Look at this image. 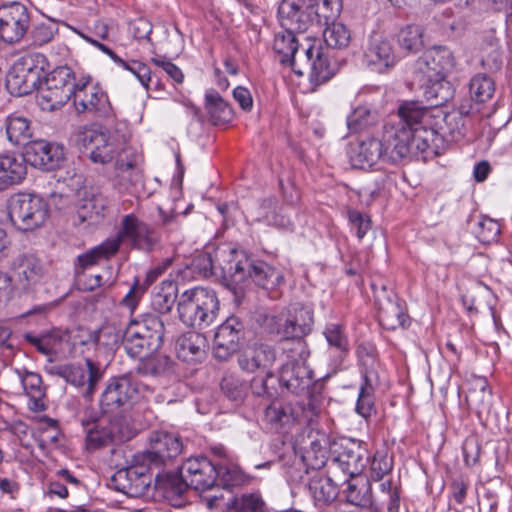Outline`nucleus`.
Masks as SVG:
<instances>
[{
	"mask_svg": "<svg viewBox=\"0 0 512 512\" xmlns=\"http://www.w3.org/2000/svg\"><path fill=\"white\" fill-rule=\"evenodd\" d=\"M457 117L447 114L440 107L425 106L418 100L404 101L396 117L384 124V138L392 145L396 159H427L437 153L442 143L441 130Z\"/></svg>",
	"mask_w": 512,
	"mask_h": 512,
	"instance_id": "obj_1",
	"label": "nucleus"
},
{
	"mask_svg": "<svg viewBox=\"0 0 512 512\" xmlns=\"http://www.w3.org/2000/svg\"><path fill=\"white\" fill-rule=\"evenodd\" d=\"M128 140L126 133L120 129H109L100 125L78 127L71 136V141L80 149L89 152L92 162L99 164L109 163L114 157L123 151L125 160L121 157L117 162L119 172L124 175L131 172V178L137 180L140 176L139 165L142 156L137 152H130V149H124Z\"/></svg>",
	"mask_w": 512,
	"mask_h": 512,
	"instance_id": "obj_2",
	"label": "nucleus"
},
{
	"mask_svg": "<svg viewBox=\"0 0 512 512\" xmlns=\"http://www.w3.org/2000/svg\"><path fill=\"white\" fill-rule=\"evenodd\" d=\"M455 66V58L445 46H434L426 50L415 62L407 86L412 93L423 96H451L454 87L446 74Z\"/></svg>",
	"mask_w": 512,
	"mask_h": 512,
	"instance_id": "obj_3",
	"label": "nucleus"
},
{
	"mask_svg": "<svg viewBox=\"0 0 512 512\" xmlns=\"http://www.w3.org/2000/svg\"><path fill=\"white\" fill-rule=\"evenodd\" d=\"M217 259L222 273L231 277L235 283H241L249 277L256 285L267 290L284 283L282 271L264 261H252L242 250H220Z\"/></svg>",
	"mask_w": 512,
	"mask_h": 512,
	"instance_id": "obj_4",
	"label": "nucleus"
},
{
	"mask_svg": "<svg viewBox=\"0 0 512 512\" xmlns=\"http://www.w3.org/2000/svg\"><path fill=\"white\" fill-rule=\"evenodd\" d=\"M305 0H283L278 7V16L282 26L306 31L309 27L317 25L322 27L335 21L339 16L341 0H308L303 9Z\"/></svg>",
	"mask_w": 512,
	"mask_h": 512,
	"instance_id": "obj_5",
	"label": "nucleus"
},
{
	"mask_svg": "<svg viewBox=\"0 0 512 512\" xmlns=\"http://www.w3.org/2000/svg\"><path fill=\"white\" fill-rule=\"evenodd\" d=\"M17 66L24 74L25 89L20 90L15 96H27L32 91L27 88L31 86L36 91H52L65 87L72 79L74 72L67 66L55 68L48 73L49 62L41 53L27 54L19 59ZM14 96L13 93H11Z\"/></svg>",
	"mask_w": 512,
	"mask_h": 512,
	"instance_id": "obj_6",
	"label": "nucleus"
},
{
	"mask_svg": "<svg viewBox=\"0 0 512 512\" xmlns=\"http://www.w3.org/2000/svg\"><path fill=\"white\" fill-rule=\"evenodd\" d=\"M177 310L180 320L186 326L202 329L214 323L220 303L213 289L198 286L180 295Z\"/></svg>",
	"mask_w": 512,
	"mask_h": 512,
	"instance_id": "obj_7",
	"label": "nucleus"
},
{
	"mask_svg": "<svg viewBox=\"0 0 512 512\" xmlns=\"http://www.w3.org/2000/svg\"><path fill=\"white\" fill-rule=\"evenodd\" d=\"M285 65L291 67L299 76L308 73L317 80H326L330 76L328 48L323 47L318 39L304 38V41L294 48Z\"/></svg>",
	"mask_w": 512,
	"mask_h": 512,
	"instance_id": "obj_8",
	"label": "nucleus"
},
{
	"mask_svg": "<svg viewBox=\"0 0 512 512\" xmlns=\"http://www.w3.org/2000/svg\"><path fill=\"white\" fill-rule=\"evenodd\" d=\"M8 216L12 225L28 232L42 227L49 218V206L39 195L16 194L8 201Z\"/></svg>",
	"mask_w": 512,
	"mask_h": 512,
	"instance_id": "obj_9",
	"label": "nucleus"
},
{
	"mask_svg": "<svg viewBox=\"0 0 512 512\" xmlns=\"http://www.w3.org/2000/svg\"><path fill=\"white\" fill-rule=\"evenodd\" d=\"M147 385L131 375L114 377L109 380L100 399V407L104 414H117L125 410L147 389Z\"/></svg>",
	"mask_w": 512,
	"mask_h": 512,
	"instance_id": "obj_10",
	"label": "nucleus"
},
{
	"mask_svg": "<svg viewBox=\"0 0 512 512\" xmlns=\"http://www.w3.org/2000/svg\"><path fill=\"white\" fill-rule=\"evenodd\" d=\"M86 430L85 445L89 451L108 446L115 441H125L132 437L133 432L128 423H120L116 416L113 419H82Z\"/></svg>",
	"mask_w": 512,
	"mask_h": 512,
	"instance_id": "obj_11",
	"label": "nucleus"
},
{
	"mask_svg": "<svg viewBox=\"0 0 512 512\" xmlns=\"http://www.w3.org/2000/svg\"><path fill=\"white\" fill-rule=\"evenodd\" d=\"M317 415V407L309 398L307 403L273 401L265 409V421L272 429L290 428L296 423L310 422Z\"/></svg>",
	"mask_w": 512,
	"mask_h": 512,
	"instance_id": "obj_12",
	"label": "nucleus"
},
{
	"mask_svg": "<svg viewBox=\"0 0 512 512\" xmlns=\"http://www.w3.org/2000/svg\"><path fill=\"white\" fill-rule=\"evenodd\" d=\"M267 321L271 333L290 339L308 333L313 323V313L307 307L293 304Z\"/></svg>",
	"mask_w": 512,
	"mask_h": 512,
	"instance_id": "obj_13",
	"label": "nucleus"
},
{
	"mask_svg": "<svg viewBox=\"0 0 512 512\" xmlns=\"http://www.w3.org/2000/svg\"><path fill=\"white\" fill-rule=\"evenodd\" d=\"M181 482L177 492L183 493L188 487L205 491L213 488L217 483L218 470L207 457H191L179 469Z\"/></svg>",
	"mask_w": 512,
	"mask_h": 512,
	"instance_id": "obj_14",
	"label": "nucleus"
},
{
	"mask_svg": "<svg viewBox=\"0 0 512 512\" xmlns=\"http://www.w3.org/2000/svg\"><path fill=\"white\" fill-rule=\"evenodd\" d=\"M392 147L393 146L385 140L383 133L381 140L368 138L361 142L351 144L347 151V155L350 164L354 168L367 169L373 167L379 161L389 163H397L401 161L402 159L392 158Z\"/></svg>",
	"mask_w": 512,
	"mask_h": 512,
	"instance_id": "obj_15",
	"label": "nucleus"
},
{
	"mask_svg": "<svg viewBox=\"0 0 512 512\" xmlns=\"http://www.w3.org/2000/svg\"><path fill=\"white\" fill-rule=\"evenodd\" d=\"M117 470L110 479V487L129 497L143 496L151 483L146 461Z\"/></svg>",
	"mask_w": 512,
	"mask_h": 512,
	"instance_id": "obj_16",
	"label": "nucleus"
},
{
	"mask_svg": "<svg viewBox=\"0 0 512 512\" xmlns=\"http://www.w3.org/2000/svg\"><path fill=\"white\" fill-rule=\"evenodd\" d=\"M118 234L123 241L129 242L132 248L145 252L152 251L159 242L156 231L134 213L122 217Z\"/></svg>",
	"mask_w": 512,
	"mask_h": 512,
	"instance_id": "obj_17",
	"label": "nucleus"
},
{
	"mask_svg": "<svg viewBox=\"0 0 512 512\" xmlns=\"http://www.w3.org/2000/svg\"><path fill=\"white\" fill-rule=\"evenodd\" d=\"M393 468L392 459L384 451H376L370 464V479L382 481L380 484V502L386 504L388 512H399L400 496L398 489L392 487L390 480L384 478L390 474Z\"/></svg>",
	"mask_w": 512,
	"mask_h": 512,
	"instance_id": "obj_18",
	"label": "nucleus"
},
{
	"mask_svg": "<svg viewBox=\"0 0 512 512\" xmlns=\"http://www.w3.org/2000/svg\"><path fill=\"white\" fill-rule=\"evenodd\" d=\"M57 374L71 385L81 388L86 398H91L103 377L100 366L90 359H85L83 365L69 364L57 368Z\"/></svg>",
	"mask_w": 512,
	"mask_h": 512,
	"instance_id": "obj_19",
	"label": "nucleus"
},
{
	"mask_svg": "<svg viewBox=\"0 0 512 512\" xmlns=\"http://www.w3.org/2000/svg\"><path fill=\"white\" fill-rule=\"evenodd\" d=\"M30 25L27 8L14 2L0 7V38L7 43L19 42Z\"/></svg>",
	"mask_w": 512,
	"mask_h": 512,
	"instance_id": "obj_20",
	"label": "nucleus"
},
{
	"mask_svg": "<svg viewBox=\"0 0 512 512\" xmlns=\"http://www.w3.org/2000/svg\"><path fill=\"white\" fill-rule=\"evenodd\" d=\"M24 153L27 163L47 171L59 168L65 160L64 146L45 140H36L28 143Z\"/></svg>",
	"mask_w": 512,
	"mask_h": 512,
	"instance_id": "obj_21",
	"label": "nucleus"
},
{
	"mask_svg": "<svg viewBox=\"0 0 512 512\" xmlns=\"http://www.w3.org/2000/svg\"><path fill=\"white\" fill-rule=\"evenodd\" d=\"M278 383L292 394L306 396L313 384V372L304 362L288 361L279 370Z\"/></svg>",
	"mask_w": 512,
	"mask_h": 512,
	"instance_id": "obj_22",
	"label": "nucleus"
},
{
	"mask_svg": "<svg viewBox=\"0 0 512 512\" xmlns=\"http://www.w3.org/2000/svg\"><path fill=\"white\" fill-rule=\"evenodd\" d=\"M244 334V324L235 316H231L218 326L213 343L214 356L219 360H227L239 348Z\"/></svg>",
	"mask_w": 512,
	"mask_h": 512,
	"instance_id": "obj_23",
	"label": "nucleus"
},
{
	"mask_svg": "<svg viewBox=\"0 0 512 512\" xmlns=\"http://www.w3.org/2000/svg\"><path fill=\"white\" fill-rule=\"evenodd\" d=\"M43 275V265L36 256L20 255L13 262L11 285L17 290L29 291L41 282Z\"/></svg>",
	"mask_w": 512,
	"mask_h": 512,
	"instance_id": "obj_24",
	"label": "nucleus"
},
{
	"mask_svg": "<svg viewBox=\"0 0 512 512\" xmlns=\"http://www.w3.org/2000/svg\"><path fill=\"white\" fill-rule=\"evenodd\" d=\"M367 66L378 73H384L395 66L398 58L392 41L380 34H373L364 53Z\"/></svg>",
	"mask_w": 512,
	"mask_h": 512,
	"instance_id": "obj_25",
	"label": "nucleus"
},
{
	"mask_svg": "<svg viewBox=\"0 0 512 512\" xmlns=\"http://www.w3.org/2000/svg\"><path fill=\"white\" fill-rule=\"evenodd\" d=\"M182 451V443L178 436L166 431L153 432L150 436V448L142 455L143 461L164 463L178 456Z\"/></svg>",
	"mask_w": 512,
	"mask_h": 512,
	"instance_id": "obj_26",
	"label": "nucleus"
},
{
	"mask_svg": "<svg viewBox=\"0 0 512 512\" xmlns=\"http://www.w3.org/2000/svg\"><path fill=\"white\" fill-rule=\"evenodd\" d=\"M277 358L276 350L263 343L246 347L238 357L240 368L248 373L264 372L272 368Z\"/></svg>",
	"mask_w": 512,
	"mask_h": 512,
	"instance_id": "obj_27",
	"label": "nucleus"
},
{
	"mask_svg": "<svg viewBox=\"0 0 512 512\" xmlns=\"http://www.w3.org/2000/svg\"><path fill=\"white\" fill-rule=\"evenodd\" d=\"M370 454L361 443L350 441L340 446L334 459L337 466L349 477H355L366 467Z\"/></svg>",
	"mask_w": 512,
	"mask_h": 512,
	"instance_id": "obj_28",
	"label": "nucleus"
},
{
	"mask_svg": "<svg viewBox=\"0 0 512 512\" xmlns=\"http://www.w3.org/2000/svg\"><path fill=\"white\" fill-rule=\"evenodd\" d=\"M346 499L350 505H344L335 512H361L359 507L372 506L375 510L380 508L381 502L373 501L371 485L368 479L350 477L345 489Z\"/></svg>",
	"mask_w": 512,
	"mask_h": 512,
	"instance_id": "obj_29",
	"label": "nucleus"
},
{
	"mask_svg": "<svg viewBox=\"0 0 512 512\" xmlns=\"http://www.w3.org/2000/svg\"><path fill=\"white\" fill-rule=\"evenodd\" d=\"M380 325L387 330H396L409 324V316L406 313L405 303L398 299L388 297L379 303L378 313Z\"/></svg>",
	"mask_w": 512,
	"mask_h": 512,
	"instance_id": "obj_30",
	"label": "nucleus"
},
{
	"mask_svg": "<svg viewBox=\"0 0 512 512\" xmlns=\"http://www.w3.org/2000/svg\"><path fill=\"white\" fill-rule=\"evenodd\" d=\"M26 163L25 153L0 155V190L18 184L24 179L27 173Z\"/></svg>",
	"mask_w": 512,
	"mask_h": 512,
	"instance_id": "obj_31",
	"label": "nucleus"
},
{
	"mask_svg": "<svg viewBox=\"0 0 512 512\" xmlns=\"http://www.w3.org/2000/svg\"><path fill=\"white\" fill-rule=\"evenodd\" d=\"M206 339L194 331L181 335L176 342V353L185 362L201 360L205 355Z\"/></svg>",
	"mask_w": 512,
	"mask_h": 512,
	"instance_id": "obj_32",
	"label": "nucleus"
},
{
	"mask_svg": "<svg viewBox=\"0 0 512 512\" xmlns=\"http://www.w3.org/2000/svg\"><path fill=\"white\" fill-rule=\"evenodd\" d=\"M127 329L132 331V335L147 336V340L152 343V346L160 347L162 345L164 325L156 315L146 314L141 319L132 320Z\"/></svg>",
	"mask_w": 512,
	"mask_h": 512,
	"instance_id": "obj_33",
	"label": "nucleus"
},
{
	"mask_svg": "<svg viewBox=\"0 0 512 512\" xmlns=\"http://www.w3.org/2000/svg\"><path fill=\"white\" fill-rule=\"evenodd\" d=\"M256 221L277 228H289L291 219L284 206H278L276 199L268 198L262 201L256 210Z\"/></svg>",
	"mask_w": 512,
	"mask_h": 512,
	"instance_id": "obj_34",
	"label": "nucleus"
},
{
	"mask_svg": "<svg viewBox=\"0 0 512 512\" xmlns=\"http://www.w3.org/2000/svg\"><path fill=\"white\" fill-rule=\"evenodd\" d=\"M363 382L356 402V412L363 418H368L374 410V392L378 385V376L373 369L363 372Z\"/></svg>",
	"mask_w": 512,
	"mask_h": 512,
	"instance_id": "obj_35",
	"label": "nucleus"
},
{
	"mask_svg": "<svg viewBox=\"0 0 512 512\" xmlns=\"http://www.w3.org/2000/svg\"><path fill=\"white\" fill-rule=\"evenodd\" d=\"M309 491L317 506L327 505L338 496L336 483L324 475L315 476L310 480Z\"/></svg>",
	"mask_w": 512,
	"mask_h": 512,
	"instance_id": "obj_36",
	"label": "nucleus"
},
{
	"mask_svg": "<svg viewBox=\"0 0 512 512\" xmlns=\"http://www.w3.org/2000/svg\"><path fill=\"white\" fill-rule=\"evenodd\" d=\"M329 347L336 352V361L340 364L350 351L349 339L344 327L338 323H329L323 331Z\"/></svg>",
	"mask_w": 512,
	"mask_h": 512,
	"instance_id": "obj_37",
	"label": "nucleus"
},
{
	"mask_svg": "<svg viewBox=\"0 0 512 512\" xmlns=\"http://www.w3.org/2000/svg\"><path fill=\"white\" fill-rule=\"evenodd\" d=\"M108 206V200L102 194H92L83 199L79 207L78 215L82 221L97 223L104 217Z\"/></svg>",
	"mask_w": 512,
	"mask_h": 512,
	"instance_id": "obj_38",
	"label": "nucleus"
},
{
	"mask_svg": "<svg viewBox=\"0 0 512 512\" xmlns=\"http://www.w3.org/2000/svg\"><path fill=\"white\" fill-rule=\"evenodd\" d=\"M6 134L14 145H27L32 137V129L27 118L11 115L6 120Z\"/></svg>",
	"mask_w": 512,
	"mask_h": 512,
	"instance_id": "obj_39",
	"label": "nucleus"
},
{
	"mask_svg": "<svg viewBox=\"0 0 512 512\" xmlns=\"http://www.w3.org/2000/svg\"><path fill=\"white\" fill-rule=\"evenodd\" d=\"M285 31L278 32L274 37L273 50L279 57L281 64L285 65L292 55L294 48L299 44V40L293 33L294 29L284 26ZM298 31L297 29H295Z\"/></svg>",
	"mask_w": 512,
	"mask_h": 512,
	"instance_id": "obj_40",
	"label": "nucleus"
},
{
	"mask_svg": "<svg viewBox=\"0 0 512 512\" xmlns=\"http://www.w3.org/2000/svg\"><path fill=\"white\" fill-rule=\"evenodd\" d=\"M132 334V331L126 328L122 341L124 350L130 357L142 359L149 352L159 348L152 346V343L147 340V337Z\"/></svg>",
	"mask_w": 512,
	"mask_h": 512,
	"instance_id": "obj_41",
	"label": "nucleus"
},
{
	"mask_svg": "<svg viewBox=\"0 0 512 512\" xmlns=\"http://www.w3.org/2000/svg\"><path fill=\"white\" fill-rule=\"evenodd\" d=\"M264 376L254 377L251 381L253 394L267 399H275L279 394L278 377L270 370L263 372Z\"/></svg>",
	"mask_w": 512,
	"mask_h": 512,
	"instance_id": "obj_42",
	"label": "nucleus"
},
{
	"mask_svg": "<svg viewBox=\"0 0 512 512\" xmlns=\"http://www.w3.org/2000/svg\"><path fill=\"white\" fill-rule=\"evenodd\" d=\"M177 298V285L173 282H163L153 295L151 305L159 313L171 311Z\"/></svg>",
	"mask_w": 512,
	"mask_h": 512,
	"instance_id": "obj_43",
	"label": "nucleus"
},
{
	"mask_svg": "<svg viewBox=\"0 0 512 512\" xmlns=\"http://www.w3.org/2000/svg\"><path fill=\"white\" fill-rule=\"evenodd\" d=\"M423 28L419 25H407L398 33V44L408 53H417L424 46Z\"/></svg>",
	"mask_w": 512,
	"mask_h": 512,
	"instance_id": "obj_44",
	"label": "nucleus"
},
{
	"mask_svg": "<svg viewBox=\"0 0 512 512\" xmlns=\"http://www.w3.org/2000/svg\"><path fill=\"white\" fill-rule=\"evenodd\" d=\"M325 26L323 39L327 47L343 49L349 45L351 35L344 24L332 21Z\"/></svg>",
	"mask_w": 512,
	"mask_h": 512,
	"instance_id": "obj_45",
	"label": "nucleus"
},
{
	"mask_svg": "<svg viewBox=\"0 0 512 512\" xmlns=\"http://www.w3.org/2000/svg\"><path fill=\"white\" fill-rule=\"evenodd\" d=\"M230 507L236 512H269V509L258 492L245 493L240 497H233Z\"/></svg>",
	"mask_w": 512,
	"mask_h": 512,
	"instance_id": "obj_46",
	"label": "nucleus"
},
{
	"mask_svg": "<svg viewBox=\"0 0 512 512\" xmlns=\"http://www.w3.org/2000/svg\"><path fill=\"white\" fill-rule=\"evenodd\" d=\"M218 475H217V483L216 485H221L223 488H232L236 486H240L247 481V478L240 467L236 464H226L217 467Z\"/></svg>",
	"mask_w": 512,
	"mask_h": 512,
	"instance_id": "obj_47",
	"label": "nucleus"
},
{
	"mask_svg": "<svg viewBox=\"0 0 512 512\" xmlns=\"http://www.w3.org/2000/svg\"><path fill=\"white\" fill-rule=\"evenodd\" d=\"M204 105L214 124L227 123L232 119L233 110L224 98H205Z\"/></svg>",
	"mask_w": 512,
	"mask_h": 512,
	"instance_id": "obj_48",
	"label": "nucleus"
},
{
	"mask_svg": "<svg viewBox=\"0 0 512 512\" xmlns=\"http://www.w3.org/2000/svg\"><path fill=\"white\" fill-rule=\"evenodd\" d=\"M15 373L21 383L24 392L33 399H39L44 395L41 376L26 369H16Z\"/></svg>",
	"mask_w": 512,
	"mask_h": 512,
	"instance_id": "obj_49",
	"label": "nucleus"
},
{
	"mask_svg": "<svg viewBox=\"0 0 512 512\" xmlns=\"http://www.w3.org/2000/svg\"><path fill=\"white\" fill-rule=\"evenodd\" d=\"M377 120V111L366 105H358L347 117V125L350 130L358 131L373 124Z\"/></svg>",
	"mask_w": 512,
	"mask_h": 512,
	"instance_id": "obj_50",
	"label": "nucleus"
},
{
	"mask_svg": "<svg viewBox=\"0 0 512 512\" xmlns=\"http://www.w3.org/2000/svg\"><path fill=\"white\" fill-rule=\"evenodd\" d=\"M74 106L78 113L89 112L98 116H108L111 111L109 98H81L74 101Z\"/></svg>",
	"mask_w": 512,
	"mask_h": 512,
	"instance_id": "obj_51",
	"label": "nucleus"
},
{
	"mask_svg": "<svg viewBox=\"0 0 512 512\" xmlns=\"http://www.w3.org/2000/svg\"><path fill=\"white\" fill-rule=\"evenodd\" d=\"M469 92L470 96H493L495 82L490 76L478 73L469 82Z\"/></svg>",
	"mask_w": 512,
	"mask_h": 512,
	"instance_id": "obj_52",
	"label": "nucleus"
},
{
	"mask_svg": "<svg viewBox=\"0 0 512 512\" xmlns=\"http://www.w3.org/2000/svg\"><path fill=\"white\" fill-rule=\"evenodd\" d=\"M500 231L499 223L489 217H482L477 223L476 235L482 243H491L497 240Z\"/></svg>",
	"mask_w": 512,
	"mask_h": 512,
	"instance_id": "obj_53",
	"label": "nucleus"
},
{
	"mask_svg": "<svg viewBox=\"0 0 512 512\" xmlns=\"http://www.w3.org/2000/svg\"><path fill=\"white\" fill-rule=\"evenodd\" d=\"M148 289L147 282L141 283L136 279L127 294L122 298L121 305L133 313Z\"/></svg>",
	"mask_w": 512,
	"mask_h": 512,
	"instance_id": "obj_54",
	"label": "nucleus"
},
{
	"mask_svg": "<svg viewBox=\"0 0 512 512\" xmlns=\"http://www.w3.org/2000/svg\"><path fill=\"white\" fill-rule=\"evenodd\" d=\"M77 93L90 94V96H103L104 91L99 82L94 81L89 75H83L72 85L68 96H76Z\"/></svg>",
	"mask_w": 512,
	"mask_h": 512,
	"instance_id": "obj_55",
	"label": "nucleus"
},
{
	"mask_svg": "<svg viewBox=\"0 0 512 512\" xmlns=\"http://www.w3.org/2000/svg\"><path fill=\"white\" fill-rule=\"evenodd\" d=\"M56 32L57 26L55 23H40L36 25L30 33L32 44L35 46H43L52 41Z\"/></svg>",
	"mask_w": 512,
	"mask_h": 512,
	"instance_id": "obj_56",
	"label": "nucleus"
},
{
	"mask_svg": "<svg viewBox=\"0 0 512 512\" xmlns=\"http://www.w3.org/2000/svg\"><path fill=\"white\" fill-rule=\"evenodd\" d=\"M223 393L233 401H240L245 394V386L239 378L234 375H226L221 381Z\"/></svg>",
	"mask_w": 512,
	"mask_h": 512,
	"instance_id": "obj_57",
	"label": "nucleus"
},
{
	"mask_svg": "<svg viewBox=\"0 0 512 512\" xmlns=\"http://www.w3.org/2000/svg\"><path fill=\"white\" fill-rule=\"evenodd\" d=\"M347 216L351 231L355 232L358 239H362L371 228L369 217L356 210H349Z\"/></svg>",
	"mask_w": 512,
	"mask_h": 512,
	"instance_id": "obj_58",
	"label": "nucleus"
},
{
	"mask_svg": "<svg viewBox=\"0 0 512 512\" xmlns=\"http://www.w3.org/2000/svg\"><path fill=\"white\" fill-rule=\"evenodd\" d=\"M502 53L497 44L490 42V51L481 59V66L490 72L498 71L502 66Z\"/></svg>",
	"mask_w": 512,
	"mask_h": 512,
	"instance_id": "obj_59",
	"label": "nucleus"
},
{
	"mask_svg": "<svg viewBox=\"0 0 512 512\" xmlns=\"http://www.w3.org/2000/svg\"><path fill=\"white\" fill-rule=\"evenodd\" d=\"M223 249H233V248L230 246L219 247L215 252V259H213L209 254H206V253L200 254L195 259L197 266L200 267V269L202 270V272L204 274L215 273L217 268H219L221 270V266L217 259V254L220 250H223Z\"/></svg>",
	"mask_w": 512,
	"mask_h": 512,
	"instance_id": "obj_60",
	"label": "nucleus"
},
{
	"mask_svg": "<svg viewBox=\"0 0 512 512\" xmlns=\"http://www.w3.org/2000/svg\"><path fill=\"white\" fill-rule=\"evenodd\" d=\"M122 242H123V240L117 233L116 236L105 240L103 243H101L100 245H98L95 248H96L100 258L108 259L118 252Z\"/></svg>",
	"mask_w": 512,
	"mask_h": 512,
	"instance_id": "obj_61",
	"label": "nucleus"
},
{
	"mask_svg": "<svg viewBox=\"0 0 512 512\" xmlns=\"http://www.w3.org/2000/svg\"><path fill=\"white\" fill-rule=\"evenodd\" d=\"M152 62L162 68L175 82L181 83L183 81L182 71L172 62L161 57L153 58Z\"/></svg>",
	"mask_w": 512,
	"mask_h": 512,
	"instance_id": "obj_62",
	"label": "nucleus"
},
{
	"mask_svg": "<svg viewBox=\"0 0 512 512\" xmlns=\"http://www.w3.org/2000/svg\"><path fill=\"white\" fill-rule=\"evenodd\" d=\"M468 485L462 480H454L451 484L450 498L457 504H462L467 495Z\"/></svg>",
	"mask_w": 512,
	"mask_h": 512,
	"instance_id": "obj_63",
	"label": "nucleus"
},
{
	"mask_svg": "<svg viewBox=\"0 0 512 512\" xmlns=\"http://www.w3.org/2000/svg\"><path fill=\"white\" fill-rule=\"evenodd\" d=\"M134 37L137 39H145L152 32L151 24L144 18H139L132 24Z\"/></svg>",
	"mask_w": 512,
	"mask_h": 512,
	"instance_id": "obj_64",
	"label": "nucleus"
}]
</instances>
